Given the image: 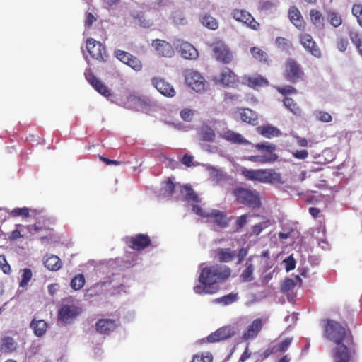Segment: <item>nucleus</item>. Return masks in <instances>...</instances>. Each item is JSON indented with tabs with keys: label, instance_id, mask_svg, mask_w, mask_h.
<instances>
[{
	"label": "nucleus",
	"instance_id": "f257e3e1",
	"mask_svg": "<svg viewBox=\"0 0 362 362\" xmlns=\"http://www.w3.org/2000/svg\"><path fill=\"white\" fill-rule=\"evenodd\" d=\"M231 269L224 264H214L202 269L199 281L200 285L194 286V291L197 294H213L218 288L215 285L225 282L231 275Z\"/></svg>",
	"mask_w": 362,
	"mask_h": 362
},
{
	"label": "nucleus",
	"instance_id": "f03ea898",
	"mask_svg": "<svg viewBox=\"0 0 362 362\" xmlns=\"http://www.w3.org/2000/svg\"><path fill=\"white\" fill-rule=\"evenodd\" d=\"M324 337L334 344L353 339L349 330L346 329L339 322L332 320L325 321Z\"/></svg>",
	"mask_w": 362,
	"mask_h": 362
},
{
	"label": "nucleus",
	"instance_id": "7ed1b4c3",
	"mask_svg": "<svg viewBox=\"0 0 362 362\" xmlns=\"http://www.w3.org/2000/svg\"><path fill=\"white\" fill-rule=\"evenodd\" d=\"M54 224L52 219L46 215L39 214L36 218V222L33 225H28L25 228L31 235L40 232H45V235H42V240L52 239L53 238L52 226Z\"/></svg>",
	"mask_w": 362,
	"mask_h": 362
},
{
	"label": "nucleus",
	"instance_id": "20e7f679",
	"mask_svg": "<svg viewBox=\"0 0 362 362\" xmlns=\"http://www.w3.org/2000/svg\"><path fill=\"white\" fill-rule=\"evenodd\" d=\"M335 345L332 350L334 362H350L356 352L354 338Z\"/></svg>",
	"mask_w": 362,
	"mask_h": 362
},
{
	"label": "nucleus",
	"instance_id": "39448f33",
	"mask_svg": "<svg viewBox=\"0 0 362 362\" xmlns=\"http://www.w3.org/2000/svg\"><path fill=\"white\" fill-rule=\"evenodd\" d=\"M283 76L287 81L296 84L304 80L305 72L296 60L288 58L284 64Z\"/></svg>",
	"mask_w": 362,
	"mask_h": 362
},
{
	"label": "nucleus",
	"instance_id": "423d86ee",
	"mask_svg": "<svg viewBox=\"0 0 362 362\" xmlns=\"http://www.w3.org/2000/svg\"><path fill=\"white\" fill-rule=\"evenodd\" d=\"M233 195L238 202L249 207L255 209L261 206L260 199L255 191L238 187L233 190Z\"/></svg>",
	"mask_w": 362,
	"mask_h": 362
},
{
	"label": "nucleus",
	"instance_id": "0eeeda50",
	"mask_svg": "<svg viewBox=\"0 0 362 362\" xmlns=\"http://www.w3.org/2000/svg\"><path fill=\"white\" fill-rule=\"evenodd\" d=\"M86 49L93 59L100 62H105L107 60L106 49L100 42L93 38L87 39Z\"/></svg>",
	"mask_w": 362,
	"mask_h": 362
},
{
	"label": "nucleus",
	"instance_id": "6e6552de",
	"mask_svg": "<svg viewBox=\"0 0 362 362\" xmlns=\"http://www.w3.org/2000/svg\"><path fill=\"white\" fill-rule=\"evenodd\" d=\"M214 81L216 84H221L225 87H233L238 83L239 78L237 74L228 67H224L218 76H215Z\"/></svg>",
	"mask_w": 362,
	"mask_h": 362
},
{
	"label": "nucleus",
	"instance_id": "1a4fd4ad",
	"mask_svg": "<svg viewBox=\"0 0 362 362\" xmlns=\"http://www.w3.org/2000/svg\"><path fill=\"white\" fill-rule=\"evenodd\" d=\"M82 313V309L75 305H62L58 311V319L64 323L71 322Z\"/></svg>",
	"mask_w": 362,
	"mask_h": 362
},
{
	"label": "nucleus",
	"instance_id": "9d476101",
	"mask_svg": "<svg viewBox=\"0 0 362 362\" xmlns=\"http://www.w3.org/2000/svg\"><path fill=\"white\" fill-rule=\"evenodd\" d=\"M185 82L196 92H201L205 89L206 81L197 71L189 70L185 73Z\"/></svg>",
	"mask_w": 362,
	"mask_h": 362
},
{
	"label": "nucleus",
	"instance_id": "9b49d317",
	"mask_svg": "<svg viewBox=\"0 0 362 362\" xmlns=\"http://www.w3.org/2000/svg\"><path fill=\"white\" fill-rule=\"evenodd\" d=\"M231 16L235 21L245 23L248 28L254 30L259 29V23L245 10L234 9Z\"/></svg>",
	"mask_w": 362,
	"mask_h": 362
},
{
	"label": "nucleus",
	"instance_id": "f8f14e48",
	"mask_svg": "<svg viewBox=\"0 0 362 362\" xmlns=\"http://www.w3.org/2000/svg\"><path fill=\"white\" fill-rule=\"evenodd\" d=\"M213 52L216 59L223 64H229L233 59V54L228 46L219 40L212 45Z\"/></svg>",
	"mask_w": 362,
	"mask_h": 362
},
{
	"label": "nucleus",
	"instance_id": "ddd939ff",
	"mask_svg": "<svg viewBox=\"0 0 362 362\" xmlns=\"http://www.w3.org/2000/svg\"><path fill=\"white\" fill-rule=\"evenodd\" d=\"M236 333L237 332L233 327L230 325L224 326L209 334L206 337V341L209 343L218 342L233 337Z\"/></svg>",
	"mask_w": 362,
	"mask_h": 362
},
{
	"label": "nucleus",
	"instance_id": "4468645a",
	"mask_svg": "<svg viewBox=\"0 0 362 362\" xmlns=\"http://www.w3.org/2000/svg\"><path fill=\"white\" fill-rule=\"evenodd\" d=\"M299 41L307 52L317 58L321 57L320 49L310 34L305 33L300 34Z\"/></svg>",
	"mask_w": 362,
	"mask_h": 362
},
{
	"label": "nucleus",
	"instance_id": "2eb2a0df",
	"mask_svg": "<svg viewBox=\"0 0 362 362\" xmlns=\"http://www.w3.org/2000/svg\"><path fill=\"white\" fill-rule=\"evenodd\" d=\"M115 57L122 63L128 65L136 71H139L142 69V63L136 57L123 50L118 49L115 52Z\"/></svg>",
	"mask_w": 362,
	"mask_h": 362
},
{
	"label": "nucleus",
	"instance_id": "dca6fc26",
	"mask_svg": "<svg viewBox=\"0 0 362 362\" xmlns=\"http://www.w3.org/2000/svg\"><path fill=\"white\" fill-rule=\"evenodd\" d=\"M126 243L129 247L140 251L150 245L151 239L147 235L139 233L135 236L127 238Z\"/></svg>",
	"mask_w": 362,
	"mask_h": 362
},
{
	"label": "nucleus",
	"instance_id": "f3484780",
	"mask_svg": "<svg viewBox=\"0 0 362 362\" xmlns=\"http://www.w3.org/2000/svg\"><path fill=\"white\" fill-rule=\"evenodd\" d=\"M151 100L145 97L131 95L128 98V104L132 109L148 113L151 110Z\"/></svg>",
	"mask_w": 362,
	"mask_h": 362
},
{
	"label": "nucleus",
	"instance_id": "a211bd4d",
	"mask_svg": "<svg viewBox=\"0 0 362 362\" xmlns=\"http://www.w3.org/2000/svg\"><path fill=\"white\" fill-rule=\"evenodd\" d=\"M153 87L163 95L167 98H173L176 95L175 88L164 78L153 77L151 79Z\"/></svg>",
	"mask_w": 362,
	"mask_h": 362
},
{
	"label": "nucleus",
	"instance_id": "6ab92c4d",
	"mask_svg": "<svg viewBox=\"0 0 362 362\" xmlns=\"http://www.w3.org/2000/svg\"><path fill=\"white\" fill-rule=\"evenodd\" d=\"M243 83L252 89H259L262 87H267L269 85V81L259 74L244 76Z\"/></svg>",
	"mask_w": 362,
	"mask_h": 362
},
{
	"label": "nucleus",
	"instance_id": "aec40b11",
	"mask_svg": "<svg viewBox=\"0 0 362 362\" xmlns=\"http://www.w3.org/2000/svg\"><path fill=\"white\" fill-rule=\"evenodd\" d=\"M288 17L291 23L300 31H304L306 27V23L299 11V9L292 6L289 8L288 12Z\"/></svg>",
	"mask_w": 362,
	"mask_h": 362
},
{
	"label": "nucleus",
	"instance_id": "412c9836",
	"mask_svg": "<svg viewBox=\"0 0 362 362\" xmlns=\"http://www.w3.org/2000/svg\"><path fill=\"white\" fill-rule=\"evenodd\" d=\"M177 49L179 50L182 57L187 59H195L199 54L196 48L187 42L177 40L176 43Z\"/></svg>",
	"mask_w": 362,
	"mask_h": 362
},
{
	"label": "nucleus",
	"instance_id": "4be33fe9",
	"mask_svg": "<svg viewBox=\"0 0 362 362\" xmlns=\"http://www.w3.org/2000/svg\"><path fill=\"white\" fill-rule=\"evenodd\" d=\"M119 321L112 319H100L95 323L96 331L102 334H109L119 325Z\"/></svg>",
	"mask_w": 362,
	"mask_h": 362
},
{
	"label": "nucleus",
	"instance_id": "5701e85b",
	"mask_svg": "<svg viewBox=\"0 0 362 362\" xmlns=\"http://www.w3.org/2000/svg\"><path fill=\"white\" fill-rule=\"evenodd\" d=\"M152 46L163 57H171L174 54V49L172 45L165 40L156 39L153 40Z\"/></svg>",
	"mask_w": 362,
	"mask_h": 362
},
{
	"label": "nucleus",
	"instance_id": "b1692460",
	"mask_svg": "<svg viewBox=\"0 0 362 362\" xmlns=\"http://www.w3.org/2000/svg\"><path fill=\"white\" fill-rule=\"evenodd\" d=\"M264 322L261 318H257L252 321L243 334L244 340L255 338L263 327Z\"/></svg>",
	"mask_w": 362,
	"mask_h": 362
},
{
	"label": "nucleus",
	"instance_id": "393cba45",
	"mask_svg": "<svg viewBox=\"0 0 362 362\" xmlns=\"http://www.w3.org/2000/svg\"><path fill=\"white\" fill-rule=\"evenodd\" d=\"M215 256L220 262H230L237 256L235 250L230 248H218L214 251Z\"/></svg>",
	"mask_w": 362,
	"mask_h": 362
},
{
	"label": "nucleus",
	"instance_id": "a878e982",
	"mask_svg": "<svg viewBox=\"0 0 362 362\" xmlns=\"http://www.w3.org/2000/svg\"><path fill=\"white\" fill-rule=\"evenodd\" d=\"M240 119L251 125H257L258 117L256 112L249 108H240L238 110Z\"/></svg>",
	"mask_w": 362,
	"mask_h": 362
},
{
	"label": "nucleus",
	"instance_id": "bb28decb",
	"mask_svg": "<svg viewBox=\"0 0 362 362\" xmlns=\"http://www.w3.org/2000/svg\"><path fill=\"white\" fill-rule=\"evenodd\" d=\"M197 134L200 140L206 142H213L216 139L214 130L207 124H202L197 129Z\"/></svg>",
	"mask_w": 362,
	"mask_h": 362
},
{
	"label": "nucleus",
	"instance_id": "cd10ccee",
	"mask_svg": "<svg viewBox=\"0 0 362 362\" xmlns=\"http://www.w3.org/2000/svg\"><path fill=\"white\" fill-rule=\"evenodd\" d=\"M208 218L213 219V222L219 228H223L228 226L229 221L224 212L213 210L209 213Z\"/></svg>",
	"mask_w": 362,
	"mask_h": 362
},
{
	"label": "nucleus",
	"instance_id": "c85d7f7f",
	"mask_svg": "<svg viewBox=\"0 0 362 362\" xmlns=\"http://www.w3.org/2000/svg\"><path fill=\"white\" fill-rule=\"evenodd\" d=\"M257 132L265 138L271 139L281 135V132L276 127L271 125H263L257 127Z\"/></svg>",
	"mask_w": 362,
	"mask_h": 362
},
{
	"label": "nucleus",
	"instance_id": "c756f323",
	"mask_svg": "<svg viewBox=\"0 0 362 362\" xmlns=\"http://www.w3.org/2000/svg\"><path fill=\"white\" fill-rule=\"evenodd\" d=\"M265 169L258 170H243L242 172L243 175L249 180L258 181L264 183V182Z\"/></svg>",
	"mask_w": 362,
	"mask_h": 362
},
{
	"label": "nucleus",
	"instance_id": "7c9ffc66",
	"mask_svg": "<svg viewBox=\"0 0 362 362\" xmlns=\"http://www.w3.org/2000/svg\"><path fill=\"white\" fill-rule=\"evenodd\" d=\"M222 138L230 143L237 144H248L249 141L240 134L231 130H228L222 134Z\"/></svg>",
	"mask_w": 362,
	"mask_h": 362
},
{
	"label": "nucleus",
	"instance_id": "2f4dec72",
	"mask_svg": "<svg viewBox=\"0 0 362 362\" xmlns=\"http://www.w3.org/2000/svg\"><path fill=\"white\" fill-rule=\"evenodd\" d=\"M37 337L43 336L47 329V323L43 320L33 319L30 325Z\"/></svg>",
	"mask_w": 362,
	"mask_h": 362
},
{
	"label": "nucleus",
	"instance_id": "473e14b6",
	"mask_svg": "<svg viewBox=\"0 0 362 362\" xmlns=\"http://www.w3.org/2000/svg\"><path fill=\"white\" fill-rule=\"evenodd\" d=\"M278 159V156L276 154H263L258 156H248L247 160L257 163H273Z\"/></svg>",
	"mask_w": 362,
	"mask_h": 362
},
{
	"label": "nucleus",
	"instance_id": "72a5a7b5",
	"mask_svg": "<svg viewBox=\"0 0 362 362\" xmlns=\"http://www.w3.org/2000/svg\"><path fill=\"white\" fill-rule=\"evenodd\" d=\"M44 264L50 271H58L62 267V262L59 257L51 255L45 259Z\"/></svg>",
	"mask_w": 362,
	"mask_h": 362
},
{
	"label": "nucleus",
	"instance_id": "f704fd0d",
	"mask_svg": "<svg viewBox=\"0 0 362 362\" xmlns=\"http://www.w3.org/2000/svg\"><path fill=\"white\" fill-rule=\"evenodd\" d=\"M264 183H283L281 174L274 169H265Z\"/></svg>",
	"mask_w": 362,
	"mask_h": 362
},
{
	"label": "nucleus",
	"instance_id": "c9c22d12",
	"mask_svg": "<svg viewBox=\"0 0 362 362\" xmlns=\"http://www.w3.org/2000/svg\"><path fill=\"white\" fill-rule=\"evenodd\" d=\"M0 349L4 353H11L16 349V344L11 337H4L1 340Z\"/></svg>",
	"mask_w": 362,
	"mask_h": 362
},
{
	"label": "nucleus",
	"instance_id": "e433bc0d",
	"mask_svg": "<svg viewBox=\"0 0 362 362\" xmlns=\"http://www.w3.org/2000/svg\"><path fill=\"white\" fill-rule=\"evenodd\" d=\"M180 193L186 201L198 202L199 199L195 192L187 186L180 187Z\"/></svg>",
	"mask_w": 362,
	"mask_h": 362
},
{
	"label": "nucleus",
	"instance_id": "4c0bfd02",
	"mask_svg": "<svg viewBox=\"0 0 362 362\" xmlns=\"http://www.w3.org/2000/svg\"><path fill=\"white\" fill-rule=\"evenodd\" d=\"M284 106L289 110L293 115L300 116L301 115V110L294 100L289 97H285L283 100Z\"/></svg>",
	"mask_w": 362,
	"mask_h": 362
},
{
	"label": "nucleus",
	"instance_id": "58836bf2",
	"mask_svg": "<svg viewBox=\"0 0 362 362\" xmlns=\"http://www.w3.org/2000/svg\"><path fill=\"white\" fill-rule=\"evenodd\" d=\"M250 53L256 60L268 64V54L265 51L259 47H252L250 48Z\"/></svg>",
	"mask_w": 362,
	"mask_h": 362
},
{
	"label": "nucleus",
	"instance_id": "ea45409f",
	"mask_svg": "<svg viewBox=\"0 0 362 362\" xmlns=\"http://www.w3.org/2000/svg\"><path fill=\"white\" fill-rule=\"evenodd\" d=\"M310 21L316 28H322L324 25V17L321 12L315 9L310 11Z\"/></svg>",
	"mask_w": 362,
	"mask_h": 362
},
{
	"label": "nucleus",
	"instance_id": "a19ab883",
	"mask_svg": "<svg viewBox=\"0 0 362 362\" xmlns=\"http://www.w3.org/2000/svg\"><path fill=\"white\" fill-rule=\"evenodd\" d=\"M201 22L206 28L215 30L218 28V21L210 15L205 14L201 18Z\"/></svg>",
	"mask_w": 362,
	"mask_h": 362
},
{
	"label": "nucleus",
	"instance_id": "79ce46f5",
	"mask_svg": "<svg viewBox=\"0 0 362 362\" xmlns=\"http://www.w3.org/2000/svg\"><path fill=\"white\" fill-rule=\"evenodd\" d=\"M275 43L279 49L284 52H289L293 47L291 41L283 37H277Z\"/></svg>",
	"mask_w": 362,
	"mask_h": 362
},
{
	"label": "nucleus",
	"instance_id": "37998d69",
	"mask_svg": "<svg viewBox=\"0 0 362 362\" xmlns=\"http://www.w3.org/2000/svg\"><path fill=\"white\" fill-rule=\"evenodd\" d=\"M327 20L329 23L334 28H337L342 24V18L341 15L334 11H330L327 15Z\"/></svg>",
	"mask_w": 362,
	"mask_h": 362
},
{
	"label": "nucleus",
	"instance_id": "c03bdc74",
	"mask_svg": "<svg viewBox=\"0 0 362 362\" xmlns=\"http://www.w3.org/2000/svg\"><path fill=\"white\" fill-rule=\"evenodd\" d=\"M254 266L252 264H247L246 268L243 270L240 276V279L243 282H249L253 280Z\"/></svg>",
	"mask_w": 362,
	"mask_h": 362
},
{
	"label": "nucleus",
	"instance_id": "a18cd8bd",
	"mask_svg": "<svg viewBox=\"0 0 362 362\" xmlns=\"http://www.w3.org/2000/svg\"><path fill=\"white\" fill-rule=\"evenodd\" d=\"M238 300V294L237 293H229L228 295H225L222 297L218 298L214 300V302L216 303H221L223 305H228L232 304Z\"/></svg>",
	"mask_w": 362,
	"mask_h": 362
},
{
	"label": "nucleus",
	"instance_id": "49530a36",
	"mask_svg": "<svg viewBox=\"0 0 362 362\" xmlns=\"http://www.w3.org/2000/svg\"><path fill=\"white\" fill-rule=\"evenodd\" d=\"M255 148H257L259 151H265V154H276L274 153L276 150V145L273 144H270L268 142L266 143H262V144H256L254 145Z\"/></svg>",
	"mask_w": 362,
	"mask_h": 362
},
{
	"label": "nucleus",
	"instance_id": "de8ad7c7",
	"mask_svg": "<svg viewBox=\"0 0 362 362\" xmlns=\"http://www.w3.org/2000/svg\"><path fill=\"white\" fill-rule=\"evenodd\" d=\"M93 88L97 90L100 94L108 98L111 95L110 90L100 80L92 85Z\"/></svg>",
	"mask_w": 362,
	"mask_h": 362
},
{
	"label": "nucleus",
	"instance_id": "09e8293b",
	"mask_svg": "<svg viewBox=\"0 0 362 362\" xmlns=\"http://www.w3.org/2000/svg\"><path fill=\"white\" fill-rule=\"evenodd\" d=\"M350 38L354 45L356 47L358 52L362 56V35L358 33H350Z\"/></svg>",
	"mask_w": 362,
	"mask_h": 362
},
{
	"label": "nucleus",
	"instance_id": "8fccbe9b",
	"mask_svg": "<svg viewBox=\"0 0 362 362\" xmlns=\"http://www.w3.org/2000/svg\"><path fill=\"white\" fill-rule=\"evenodd\" d=\"M275 89L276 90L277 92H279V93H281V95H283L284 96H286L290 94H297L298 93L297 89L291 85H286V86H276Z\"/></svg>",
	"mask_w": 362,
	"mask_h": 362
},
{
	"label": "nucleus",
	"instance_id": "3c124183",
	"mask_svg": "<svg viewBox=\"0 0 362 362\" xmlns=\"http://www.w3.org/2000/svg\"><path fill=\"white\" fill-rule=\"evenodd\" d=\"M212 354L209 352H206L194 355L191 362H212Z\"/></svg>",
	"mask_w": 362,
	"mask_h": 362
},
{
	"label": "nucleus",
	"instance_id": "603ef678",
	"mask_svg": "<svg viewBox=\"0 0 362 362\" xmlns=\"http://www.w3.org/2000/svg\"><path fill=\"white\" fill-rule=\"evenodd\" d=\"M85 284V278L83 275H76L71 281V286L74 290L81 289Z\"/></svg>",
	"mask_w": 362,
	"mask_h": 362
},
{
	"label": "nucleus",
	"instance_id": "864d4df0",
	"mask_svg": "<svg viewBox=\"0 0 362 362\" xmlns=\"http://www.w3.org/2000/svg\"><path fill=\"white\" fill-rule=\"evenodd\" d=\"M175 185L173 183V182L171 180V179L168 178L164 182V185L162 188L163 194L167 197L171 196L175 191Z\"/></svg>",
	"mask_w": 362,
	"mask_h": 362
},
{
	"label": "nucleus",
	"instance_id": "5fc2aeb1",
	"mask_svg": "<svg viewBox=\"0 0 362 362\" xmlns=\"http://www.w3.org/2000/svg\"><path fill=\"white\" fill-rule=\"evenodd\" d=\"M291 343V339L286 338L279 344L273 345L276 353H281L286 351Z\"/></svg>",
	"mask_w": 362,
	"mask_h": 362
},
{
	"label": "nucleus",
	"instance_id": "6e6d98bb",
	"mask_svg": "<svg viewBox=\"0 0 362 362\" xmlns=\"http://www.w3.org/2000/svg\"><path fill=\"white\" fill-rule=\"evenodd\" d=\"M315 116L318 121L322 122H329L332 119V117L329 113L322 110L316 111L315 112Z\"/></svg>",
	"mask_w": 362,
	"mask_h": 362
},
{
	"label": "nucleus",
	"instance_id": "4d7b16f0",
	"mask_svg": "<svg viewBox=\"0 0 362 362\" xmlns=\"http://www.w3.org/2000/svg\"><path fill=\"white\" fill-rule=\"evenodd\" d=\"M32 272L30 269H24L23 270L22 279L20 282V286H26L32 278Z\"/></svg>",
	"mask_w": 362,
	"mask_h": 362
},
{
	"label": "nucleus",
	"instance_id": "13d9d810",
	"mask_svg": "<svg viewBox=\"0 0 362 362\" xmlns=\"http://www.w3.org/2000/svg\"><path fill=\"white\" fill-rule=\"evenodd\" d=\"M194 110L189 108H185L180 111V115L185 122H191L194 115Z\"/></svg>",
	"mask_w": 362,
	"mask_h": 362
},
{
	"label": "nucleus",
	"instance_id": "bf43d9fd",
	"mask_svg": "<svg viewBox=\"0 0 362 362\" xmlns=\"http://www.w3.org/2000/svg\"><path fill=\"white\" fill-rule=\"evenodd\" d=\"M352 13L357 18L360 26L362 27V5L354 4L352 7Z\"/></svg>",
	"mask_w": 362,
	"mask_h": 362
},
{
	"label": "nucleus",
	"instance_id": "052dcab7",
	"mask_svg": "<svg viewBox=\"0 0 362 362\" xmlns=\"http://www.w3.org/2000/svg\"><path fill=\"white\" fill-rule=\"evenodd\" d=\"M11 215L13 217L20 216L23 217H28L30 216L29 209L26 207L13 209L11 212Z\"/></svg>",
	"mask_w": 362,
	"mask_h": 362
},
{
	"label": "nucleus",
	"instance_id": "680f3d73",
	"mask_svg": "<svg viewBox=\"0 0 362 362\" xmlns=\"http://www.w3.org/2000/svg\"><path fill=\"white\" fill-rule=\"evenodd\" d=\"M23 228H24L23 225L16 224V229L11 233L8 239L12 241L16 240L21 237H23V235L21 234V230Z\"/></svg>",
	"mask_w": 362,
	"mask_h": 362
},
{
	"label": "nucleus",
	"instance_id": "e2e57ef3",
	"mask_svg": "<svg viewBox=\"0 0 362 362\" xmlns=\"http://www.w3.org/2000/svg\"><path fill=\"white\" fill-rule=\"evenodd\" d=\"M284 262L286 264L285 269L287 272L294 269L296 267V262L292 255H290L285 259Z\"/></svg>",
	"mask_w": 362,
	"mask_h": 362
},
{
	"label": "nucleus",
	"instance_id": "0e129e2a",
	"mask_svg": "<svg viewBox=\"0 0 362 362\" xmlns=\"http://www.w3.org/2000/svg\"><path fill=\"white\" fill-rule=\"evenodd\" d=\"M86 79L92 86L93 83L97 82L99 79L95 76L90 69H86L84 73Z\"/></svg>",
	"mask_w": 362,
	"mask_h": 362
},
{
	"label": "nucleus",
	"instance_id": "69168bd1",
	"mask_svg": "<svg viewBox=\"0 0 362 362\" xmlns=\"http://www.w3.org/2000/svg\"><path fill=\"white\" fill-rule=\"evenodd\" d=\"M349 45V42L346 38L339 37L337 40V47L340 52H345Z\"/></svg>",
	"mask_w": 362,
	"mask_h": 362
},
{
	"label": "nucleus",
	"instance_id": "338daca9",
	"mask_svg": "<svg viewBox=\"0 0 362 362\" xmlns=\"http://www.w3.org/2000/svg\"><path fill=\"white\" fill-rule=\"evenodd\" d=\"M267 227H268V221H265V222H262V223L256 224L254 226H252V233L256 235H258Z\"/></svg>",
	"mask_w": 362,
	"mask_h": 362
},
{
	"label": "nucleus",
	"instance_id": "774afa93",
	"mask_svg": "<svg viewBox=\"0 0 362 362\" xmlns=\"http://www.w3.org/2000/svg\"><path fill=\"white\" fill-rule=\"evenodd\" d=\"M0 266L4 274H9L11 272V268L7 263L4 255H0Z\"/></svg>",
	"mask_w": 362,
	"mask_h": 362
}]
</instances>
